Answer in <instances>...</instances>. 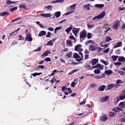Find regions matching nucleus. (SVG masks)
Wrapping results in <instances>:
<instances>
[{"mask_svg": "<svg viewBox=\"0 0 125 125\" xmlns=\"http://www.w3.org/2000/svg\"><path fill=\"white\" fill-rule=\"evenodd\" d=\"M9 14V13L7 11L2 12L0 13V15L1 16H4L6 15H8Z\"/></svg>", "mask_w": 125, "mask_h": 125, "instance_id": "obj_20", "label": "nucleus"}, {"mask_svg": "<svg viewBox=\"0 0 125 125\" xmlns=\"http://www.w3.org/2000/svg\"><path fill=\"white\" fill-rule=\"evenodd\" d=\"M125 107V103L123 102H121L119 104L118 107L113 109V111L115 112H119L120 111H122L123 109L121 108H124Z\"/></svg>", "mask_w": 125, "mask_h": 125, "instance_id": "obj_1", "label": "nucleus"}, {"mask_svg": "<svg viewBox=\"0 0 125 125\" xmlns=\"http://www.w3.org/2000/svg\"><path fill=\"white\" fill-rule=\"evenodd\" d=\"M91 7V6L89 4L87 5H84L83 6L84 8L87 9V10H89L90 9V7Z\"/></svg>", "mask_w": 125, "mask_h": 125, "instance_id": "obj_25", "label": "nucleus"}, {"mask_svg": "<svg viewBox=\"0 0 125 125\" xmlns=\"http://www.w3.org/2000/svg\"><path fill=\"white\" fill-rule=\"evenodd\" d=\"M56 81V80L54 78V77L51 80L50 82L53 83L55 82Z\"/></svg>", "mask_w": 125, "mask_h": 125, "instance_id": "obj_55", "label": "nucleus"}, {"mask_svg": "<svg viewBox=\"0 0 125 125\" xmlns=\"http://www.w3.org/2000/svg\"><path fill=\"white\" fill-rule=\"evenodd\" d=\"M95 25V24H91L89 23H87V26L89 29H91L93 28Z\"/></svg>", "mask_w": 125, "mask_h": 125, "instance_id": "obj_31", "label": "nucleus"}, {"mask_svg": "<svg viewBox=\"0 0 125 125\" xmlns=\"http://www.w3.org/2000/svg\"><path fill=\"white\" fill-rule=\"evenodd\" d=\"M73 12V11H68L65 14V15H69L71 13H72Z\"/></svg>", "mask_w": 125, "mask_h": 125, "instance_id": "obj_54", "label": "nucleus"}, {"mask_svg": "<svg viewBox=\"0 0 125 125\" xmlns=\"http://www.w3.org/2000/svg\"><path fill=\"white\" fill-rule=\"evenodd\" d=\"M40 15L46 18L50 17L51 16L50 13L41 14Z\"/></svg>", "mask_w": 125, "mask_h": 125, "instance_id": "obj_9", "label": "nucleus"}, {"mask_svg": "<svg viewBox=\"0 0 125 125\" xmlns=\"http://www.w3.org/2000/svg\"><path fill=\"white\" fill-rule=\"evenodd\" d=\"M80 29V28H74L72 30V32L75 36H77V33L79 31Z\"/></svg>", "mask_w": 125, "mask_h": 125, "instance_id": "obj_2", "label": "nucleus"}, {"mask_svg": "<svg viewBox=\"0 0 125 125\" xmlns=\"http://www.w3.org/2000/svg\"><path fill=\"white\" fill-rule=\"evenodd\" d=\"M109 96H107L103 98H102L100 100V101L101 102H103L107 101L109 98Z\"/></svg>", "mask_w": 125, "mask_h": 125, "instance_id": "obj_14", "label": "nucleus"}, {"mask_svg": "<svg viewBox=\"0 0 125 125\" xmlns=\"http://www.w3.org/2000/svg\"><path fill=\"white\" fill-rule=\"evenodd\" d=\"M87 37L88 39L91 38L92 37V34L90 33H87Z\"/></svg>", "mask_w": 125, "mask_h": 125, "instance_id": "obj_37", "label": "nucleus"}, {"mask_svg": "<svg viewBox=\"0 0 125 125\" xmlns=\"http://www.w3.org/2000/svg\"><path fill=\"white\" fill-rule=\"evenodd\" d=\"M25 39V41L27 40L29 41H31L32 40V39L31 37V34L30 33L26 34V36Z\"/></svg>", "mask_w": 125, "mask_h": 125, "instance_id": "obj_3", "label": "nucleus"}, {"mask_svg": "<svg viewBox=\"0 0 125 125\" xmlns=\"http://www.w3.org/2000/svg\"><path fill=\"white\" fill-rule=\"evenodd\" d=\"M100 61L105 65H107V63L103 60H101Z\"/></svg>", "mask_w": 125, "mask_h": 125, "instance_id": "obj_49", "label": "nucleus"}, {"mask_svg": "<svg viewBox=\"0 0 125 125\" xmlns=\"http://www.w3.org/2000/svg\"><path fill=\"white\" fill-rule=\"evenodd\" d=\"M109 115L111 117H113L115 115V114L112 112H110L109 113Z\"/></svg>", "mask_w": 125, "mask_h": 125, "instance_id": "obj_48", "label": "nucleus"}, {"mask_svg": "<svg viewBox=\"0 0 125 125\" xmlns=\"http://www.w3.org/2000/svg\"><path fill=\"white\" fill-rule=\"evenodd\" d=\"M111 40H112V39H111L110 38L109 36H106L105 38V42H108L109 41Z\"/></svg>", "mask_w": 125, "mask_h": 125, "instance_id": "obj_34", "label": "nucleus"}, {"mask_svg": "<svg viewBox=\"0 0 125 125\" xmlns=\"http://www.w3.org/2000/svg\"><path fill=\"white\" fill-rule=\"evenodd\" d=\"M72 54V52H70L68 53L67 54L66 56L69 58H71V57Z\"/></svg>", "mask_w": 125, "mask_h": 125, "instance_id": "obj_38", "label": "nucleus"}, {"mask_svg": "<svg viewBox=\"0 0 125 125\" xmlns=\"http://www.w3.org/2000/svg\"><path fill=\"white\" fill-rule=\"evenodd\" d=\"M109 50V48H107L106 49L104 50V52L105 53H107Z\"/></svg>", "mask_w": 125, "mask_h": 125, "instance_id": "obj_59", "label": "nucleus"}, {"mask_svg": "<svg viewBox=\"0 0 125 125\" xmlns=\"http://www.w3.org/2000/svg\"><path fill=\"white\" fill-rule=\"evenodd\" d=\"M125 98V96L122 94L121 95L120 97L119 98V100H122L124 99Z\"/></svg>", "mask_w": 125, "mask_h": 125, "instance_id": "obj_42", "label": "nucleus"}, {"mask_svg": "<svg viewBox=\"0 0 125 125\" xmlns=\"http://www.w3.org/2000/svg\"><path fill=\"white\" fill-rule=\"evenodd\" d=\"M98 62V59H93L92 61L91 62L92 65H94L97 63Z\"/></svg>", "mask_w": 125, "mask_h": 125, "instance_id": "obj_8", "label": "nucleus"}, {"mask_svg": "<svg viewBox=\"0 0 125 125\" xmlns=\"http://www.w3.org/2000/svg\"><path fill=\"white\" fill-rule=\"evenodd\" d=\"M105 87V86L104 85H101L99 87L98 90L100 91H103L104 90Z\"/></svg>", "mask_w": 125, "mask_h": 125, "instance_id": "obj_15", "label": "nucleus"}, {"mask_svg": "<svg viewBox=\"0 0 125 125\" xmlns=\"http://www.w3.org/2000/svg\"><path fill=\"white\" fill-rule=\"evenodd\" d=\"M51 52L49 51H47L44 53L42 55V57H45L48 55L49 54H50Z\"/></svg>", "mask_w": 125, "mask_h": 125, "instance_id": "obj_22", "label": "nucleus"}, {"mask_svg": "<svg viewBox=\"0 0 125 125\" xmlns=\"http://www.w3.org/2000/svg\"><path fill=\"white\" fill-rule=\"evenodd\" d=\"M73 28V26H72L66 29L65 30V31L68 34L69 33L70 31L72 30Z\"/></svg>", "mask_w": 125, "mask_h": 125, "instance_id": "obj_16", "label": "nucleus"}, {"mask_svg": "<svg viewBox=\"0 0 125 125\" xmlns=\"http://www.w3.org/2000/svg\"><path fill=\"white\" fill-rule=\"evenodd\" d=\"M114 64L116 65L119 66L121 64V62H114Z\"/></svg>", "mask_w": 125, "mask_h": 125, "instance_id": "obj_46", "label": "nucleus"}, {"mask_svg": "<svg viewBox=\"0 0 125 125\" xmlns=\"http://www.w3.org/2000/svg\"><path fill=\"white\" fill-rule=\"evenodd\" d=\"M61 13L60 11H57L55 13V15L56 18H57L59 17L61 15Z\"/></svg>", "mask_w": 125, "mask_h": 125, "instance_id": "obj_28", "label": "nucleus"}, {"mask_svg": "<svg viewBox=\"0 0 125 125\" xmlns=\"http://www.w3.org/2000/svg\"><path fill=\"white\" fill-rule=\"evenodd\" d=\"M72 41L70 40H67L66 41V44L70 46H73Z\"/></svg>", "mask_w": 125, "mask_h": 125, "instance_id": "obj_10", "label": "nucleus"}, {"mask_svg": "<svg viewBox=\"0 0 125 125\" xmlns=\"http://www.w3.org/2000/svg\"><path fill=\"white\" fill-rule=\"evenodd\" d=\"M73 58H79L80 57L78 54L76 53H74L73 54Z\"/></svg>", "mask_w": 125, "mask_h": 125, "instance_id": "obj_36", "label": "nucleus"}, {"mask_svg": "<svg viewBox=\"0 0 125 125\" xmlns=\"http://www.w3.org/2000/svg\"><path fill=\"white\" fill-rule=\"evenodd\" d=\"M105 73L107 74L108 75H110L112 73V72L110 70H106L105 71Z\"/></svg>", "mask_w": 125, "mask_h": 125, "instance_id": "obj_35", "label": "nucleus"}, {"mask_svg": "<svg viewBox=\"0 0 125 125\" xmlns=\"http://www.w3.org/2000/svg\"><path fill=\"white\" fill-rule=\"evenodd\" d=\"M84 67L86 68L88 70H92L94 69L93 66L92 67L89 64H86L84 66Z\"/></svg>", "mask_w": 125, "mask_h": 125, "instance_id": "obj_13", "label": "nucleus"}, {"mask_svg": "<svg viewBox=\"0 0 125 125\" xmlns=\"http://www.w3.org/2000/svg\"><path fill=\"white\" fill-rule=\"evenodd\" d=\"M17 9V7H15L14 8H12L10 9V11L11 12H13L14 10H16Z\"/></svg>", "mask_w": 125, "mask_h": 125, "instance_id": "obj_50", "label": "nucleus"}, {"mask_svg": "<svg viewBox=\"0 0 125 125\" xmlns=\"http://www.w3.org/2000/svg\"><path fill=\"white\" fill-rule=\"evenodd\" d=\"M123 82L121 80H118L117 81L116 84L117 85L119 83H123Z\"/></svg>", "mask_w": 125, "mask_h": 125, "instance_id": "obj_51", "label": "nucleus"}, {"mask_svg": "<svg viewBox=\"0 0 125 125\" xmlns=\"http://www.w3.org/2000/svg\"><path fill=\"white\" fill-rule=\"evenodd\" d=\"M47 34V35L46 36L47 37H51V36L50 35H51V33L50 32H48Z\"/></svg>", "mask_w": 125, "mask_h": 125, "instance_id": "obj_53", "label": "nucleus"}, {"mask_svg": "<svg viewBox=\"0 0 125 125\" xmlns=\"http://www.w3.org/2000/svg\"><path fill=\"white\" fill-rule=\"evenodd\" d=\"M20 7L23 9L25 8L26 7L25 5L23 4H22L20 6Z\"/></svg>", "mask_w": 125, "mask_h": 125, "instance_id": "obj_58", "label": "nucleus"}, {"mask_svg": "<svg viewBox=\"0 0 125 125\" xmlns=\"http://www.w3.org/2000/svg\"><path fill=\"white\" fill-rule=\"evenodd\" d=\"M97 48H96L95 46L91 45L90 46L89 49L90 50H92L93 51H95L96 50Z\"/></svg>", "mask_w": 125, "mask_h": 125, "instance_id": "obj_11", "label": "nucleus"}, {"mask_svg": "<svg viewBox=\"0 0 125 125\" xmlns=\"http://www.w3.org/2000/svg\"><path fill=\"white\" fill-rule=\"evenodd\" d=\"M57 72L56 70H55L53 71V72L52 73V75H53L55 74V73Z\"/></svg>", "mask_w": 125, "mask_h": 125, "instance_id": "obj_61", "label": "nucleus"}, {"mask_svg": "<svg viewBox=\"0 0 125 125\" xmlns=\"http://www.w3.org/2000/svg\"><path fill=\"white\" fill-rule=\"evenodd\" d=\"M75 83V82H73L72 83L71 85L72 87H74Z\"/></svg>", "mask_w": 125, "mask_h": 125, "instance_id": "obj_60", "label": "nucleus"}, {"mask_svg": "<svg viewBox=\"0 0 125 125\" xmlns=\"http://www.w3.org/2000/svg\"><path fill=\"white\" fill-rule=\"evenodd\" d=\"M41 49V47H38L37 49L36 50H34V52H36V51H40Z\"/></svg>", "mask_w": 125, "mask_h": 125, "instance_id": "obj_56", "label": "nucleus"}, {"mask_svg": "<svg viewBox=\"0 0 125 125\" xmlns=\"http://www.w3.org/2000/svg\"><path fill=\"white\" fill-rule=\"evenodd\" d=\"M42 73H36L33 74H31V75L33 76L34 77L36 76L37 75H39L40 74H42Z\"/></svg>", "mask_w": 125, "mask_h": 125, "instance_id": "obj_33", "label": "nucleus"}, {"mask_svg": "<svg viewBox=\"0 0 125 125\" xmlns=\"http://www.w3.org/2000/svg\"><path fill=\"white\" fill-rule=\"evenodd\" d=\"M19 29H20V28H19L17 30H16V31H14L13 32L11 33L10 34V35L11 36V35H13V34H14V33H15V32L16 33V34L17 33V31H18Z\"/></svg>", "mask_w": 125, "mask_h": 125, "instance_id": "obj_45", "label": "nucleus"}, {"mask_svg": "<svg viewBox=\"0 0 125 125\" xmlns=\"http://www.w3.org/2000/svg\"><path fill=\"white\" fill-rule=\"evenodd\" d=\"M81 46V45L80 44H79L75 47L74 50L76 51L78 50Z\"/></svg>", "mask_w": 125, "mask_h": 125, "instance_id": "obj_32", "label": "nucleus"}, {"mask_svg": "<svg viewBox=\"0 0 125 125\" xmlns=\"http://www.w3.org/2000/svg\"><path fill=\"white\" fill-rule=\"evenodd\" d=\"M115 86V85L114 84H111L110 85H108V86L107 90H110L113 88Z\"/></svg>", "mask_w": 125, "mask_h": 125, "instance_id": "obj_27", "label": "nucleus"}, {"mask_svg": "<svg viewBox=\"0 0 125 125\" xmlns=\"http://www.w3.org/2000/svg\"><path fill=\"white\" fill-rule=\"evenodd\" d=\"M78 69H75L73 70V71L70 72L68 74H72L76 72L79 70Z\"/></svg>", "mask_w": 125, "mask_h": 125, "instance_id": "obj_30", "label": "nucleus"}, {"mask_svg": "<svg viewBox=\"0 0 125 125\" xmlns=\"http://www.w3.org/2000/svg\"><path fill=\"white\" fill-rule=\"evenodd\" d=\"M104 5L103 4H96L94 5V7L101 8H103L104 7Z\"/></svg>", "mask_w": 125, "mask_h": 125, "instance_id": "obj_26", "label": "nucleus"}, {"mask_svg": "<svg viewBox=\"0 0 125 125\" xmlns=\"http://www.w3.org/2000/svg\"><path fill=\"white\" fill-rule=\"evenodd\" d=\"M98 16V15L95 16L93 18V20H94L97 19H99V18Z\"/></svg>", "mask_w": 125, "mask_h": 125, "instance_id": "obj_63", "label": "nucleus"}, {"mask_svg": "<svg viewBox=\"0 0 125 125\" xmlns=\"http://www.w3.org/2000/svg\"><path fill=\"white\" fill-rule=\"evenodd\" d=\"M118 61L119 62H123L125 61V58L124 57H120L118 58Z\"/></svg>", "mask_w": 125, "mask_h": 125, "instance_id": "obj_21", "label": "nucleus"}, {"mask_svg": "<svg viewBox=\"0 0 125 125\" xmlns=\"http://www.w3.org/2000/svg\"><path fill=\"white\" fill-rule=\"evenodd\" d=\"M48 29V30L50 31H53L54 30L53 29L52 27H50Z\"/></svg>", "mask_w": 125, "mask_h": 125, "instance_id": "obj_64", "label": "nucleus"}, {"mask_svg": "<svg viewBox=\"0 0 125 125\" xmlns=\"http://www.w3.org/2000/svg\"><path fill=\"white\" fill-rule=\"evenodd\" d=\"M53 44V43L52 42V41H50L48 42V43L46 44V45H50L52 46Z\"/></svg>", "mask_w": 125, "mask_h": 125, "instance_id": "obj_41", "label": "nucleus"}, {"mask_svg": "<svg viewBox=\"0 0 125 125\" xmlns=\"http://www.w3.org/2000/svg\"><path fill=\"white\" fill-rule=\"evenodd\" d=\"M100 69H96L94 71V73L96 74H98L100 73L101 72L100 71Z\"/></svg>", "mask_w": 125, "mask_h": 125, "instance_id": "obj_39", "label": "nucleus"}, {"mask_svg": "<svg viewBox=\"0 0 125 125\" xmlns=\"http://www.w3.org/2000/svg\"><path fill=\"white\" fill-rule=\"evenodd\" d=\"M52 5H49L45 7L44 9L45 10L47 11H51L52 9Z\"/></svg>", "mask_w": 125, "mask_h": 125, "instance_id": "obj_6", "label": "nucleus"}, {"mask_svg": "<svg viewBox=\"0 0 125 125\" xmlns=\"http://www.w3.org/2000/svg\"><path fill=\"white\" fill-rule=\"evenodd\" d=\"M122 45V43L121 42H119L117 43L116 45L114 46L113 47L115 48L117 47H121Z\"/></svg>", "mask_w": 125, "mask_h": 125, "instance_id": "obj_19", "label": "nucleus"}, {"mask_svg": "<svg viewBox=\"0 0 125 125\" xmlns=\"http://www.w3.org/2000/svg\"><path fill=\"white\" fill-rule=\"evenodd\" d=\"M86 32L84 31L81 32L80 34V38H84L86 37Z\"/></svg>", "mask_w": 125, "mask_h": 125, "instance_id": "obj_5", "label": "nucleus"}, {"mask_svg": "<svg viewBox=\"0 0 125 125\" xmlns=\"http://www.w3.org/2000/svg\"><path fill=\"white\" fill-rule=\"evenodd\" d=\"M62 28V27L61 26H60L59 27H56L54 30V33H56L57 32V31L58 30H60Z\"/></svg>", "mask_w": 125, "mask_h": 125, "instance_id": "obj_43", "label": "nucleus"}, {"mask_svg": "<svg viewBox=\"0 0 125 125\" xmlns=\"http://www.w3.org/2000/svg\"><path fill=\"white\" fill-rule=\"evenodd\" d=\"M76 4H73L68 7V9L69 10H73L74 9L75 6Z\"/></svg>", "mask_w": 125, "mask_h": 125, "instance_id": "obj_23", "label": "nucleus"}, {"mask_svg": "<svg viewBox=\"0 0 125 125\" xmlns=\"http://www.w3.org/2000/svg\"><path fill=\"white\" fill-rule=\"evenodd\" d=\"M91 43H94L92 40H89L85 42V44L86 45H87L88 44Z\"/></svg>", "mask_w": 125, "mask_h": 125, "instance_id": "obj_40", "label": "nucleus"}, {"mask_svg": "<svg viewBox=\"0 0 125 125\" xmlns=\"http://www.w3.org/2000/svg\"><path fill=\"white\" fill-rule=\"evenodd\" d=\"M17 1L12 2L10 0H7L6 2V4L8 5L9 7H10V5L11 3H14L17 2Z\"/></svg>", "mask_w": 125, "mask_h": 125, "instance_id": "obj_17", "label": "nucleus"}, {"mask_svg": "<svg viewBox=\"0 0 125 125\" xmlns=\"http://www.w3.org/2000/svg\"><path fill=\"white\" fill-rule=\"evenodd\" d=\"M105 14V12H103L101 13L100 14L98 15L99 19H101L103 18Z\"/></svg>", "mask_w": 125, "mask_h": 125, "instance_id": "obj_12", "label": "nucleus"}, {"mask_svg": "<svg viewBox=\"0 0 125 125\" xmlns=\"http://www.w3.org/2000/svg\"><path fill=\"white\" fill-rule=\"evenodd\" d=\"M120 121L121 122H125V118H122L120 119Z\"/></svg>", "mask_w": 125, "mask_h": 125, "instance_id": "obj_57", "label": "nucleus"}, {"mask_svg": "<svg viewBox=\"0 0 125 125\" xmlns=\"http://www.w3.org/2000/svg\"><path fill=\"white\" fill-rule=\"evenodd\" d=\"M93 68H99V69L102 70L103 69V68L101 66V65L99 64H97L96 66H93Z\"/></svg>", "mask_w": 125, "mask_h": 125, "instance_id": "obj_18", "label": "nucleus"}, {"mask_svg": "<svg viewBox=\"0 0 125 125\" xmlns=\"http://www.w3.org/2000/svg\"><path fill=\"white\" fill-rule=\"evenodd\" d=\"M119 23V21H115L112 26L113 28L114 29L116 30L118 27Z\"/></svg>", "mask_w": 125, "mask_h": 125, "instance_id": "obj_7", "label": "nucleus"}, {"mask_svg": "<svg viewBox=\"0 0 125 125\" xmlns=\"http://www.w3.org/2000/svg\"><path fill=\"white\" fill-rule=\"evenodd\" d=\"M119 73L121 75H123L125 74V73L122 71H120Z\"/></svg>", "mask_w": 125, "mask_h": 125, "instance_id": "obj_62", "label": "nucleus"}, {"mask_svg": "<svg viewBox=\"0 0 125 125\" xmlns=\"http://www.w3.org/2000/svg\"><path fill=\"white\" fill-rule=\"evenodd\" d=\"M39 68H41L42 69H43L44 68V66L43 65H39L38 67H37L36 69L37 70H39L38 69Z\"/></svg>", "mask_w": 125, "mask_h": 125, "instance_id": "obj_44", "label": "nucleus"}, {"mask_svg": "<svg viewBox=\"0 0 125 125\" xmlns=\"http://www.w3.org/2000/svg\"><path fill=\"white\" fill-rule=\"evenodd\" d=\"M44 60L46 62H49L51 61V59L49 57L46 58Z\"/></svg>", "mask_w": 125, "mask_h": 125, "instance_id": "obj_47", "label": "nucleus"}, {"mask_svg": "<svg viewBox=\"0 0 125 125\" xmlns=\"http://www.w3.org/2000/svg\"><path fill=\"white\" fill-rule=\"evenodd\" d=\"M69 38L71 40H75V39L73 36H70L69 37Z\"/></svg>", "mask_w": 125, "mask_h": 125, "instance_id": "obj_52", "label": "nucleus"}, {"mask_svg": "<svg viewBox=\"0 0 125 125\" xmlns=\"http://www.w3.org/2000/svg\"><path fill=\"white\" fill-rule=\"evenodd\" d=\"M118 57V56H117L113 55L112 56L111 59L113 61H115Z\"/></svg>", "mask_w": 125, "mask_h": 125, "instance_id": "obj_29", "label": "nucleus"}, {"mask_svg": "<svg viewBox=\"0 0 125 125\" xmlns=\"http://www.w3.org/2000/svg\"><path fill=\"white\" fill-rule=\"evenodd\" d=\"M108 119L107 116L104 114L102 115L100 118V120L103 122H105Z\"/></svg>", "mask_w": 125, "mask_h": 125, "instance_id": "obj_4", "label": "nucleus"}, {"mask_svg": "<svg viewBox=\"0 0 125 125\" xmlns=\"http://www.w3.org/2000/svg\"><path fill=\"white\" fill-rule=\"evenodd\" d=\"M46 32L44 31H41L40 33L39 34L38 36H41L43 35H45L46 34Z\"/></svg>", "mask_w": 125, "mask_h": 125, "instance_id": "obj_24", "label": "nucleus"}]
</instances>
